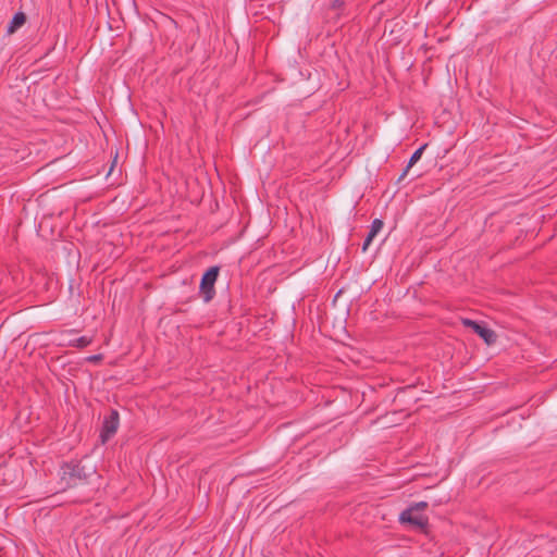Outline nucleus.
Listing matches in <instances>:
<instances>
[{
    "mask_svg": "<svg viewBox=\"0 0 557 557\" xmlns=\"http://www.w3.org/2000/svg\"><path fill=\"white\" fill-rule=\"evenodd\" d=\"M61 483L64 488L74 487L87 482L91 472H87L85 466L78 461H70L61 467Z\"/></svg>",
    "mask_w": 557,
    "mask_h": 557,
    "instance_id": "obj_1",
    "label": "nucleus"
},
{
    "mask_svg": "<svg viewBox=\"0 0 557 557\" xmlns=\"http://www.w3.org/2000/svg\"><path fill=\"white\" fill-rule=\"evenodd\" d=\"M220 268L213 265L209 268L201 276L199 294L205 302L211 301L215 296V282L218 280Z\"/></svg>",
    "mask_w": 557,
    "mask_h": 557,
    "instance_id": "obj_2",
    "label": "nucleus"
},
{
    "mask_svg": "<svg viewBox=\"0 0 557 557\" xmlns=\"http://www.w3.org/2000/svg\"><path fill=\"white\" fill-rule=\"evenodd\" d=\"M120 425V414L116 409H111L109 414L104 417L100 440L102 444L107 443L117 431Z\"/></svg>",
    "mask_w": 557,
    "mask_h": 557,
    "instance_id": "obj_3",
    "label": "nucleus"
},
{
    "mask_svg": "<svg viewBox=\"0 0 557 557\" xmlns=\"http://www.w3.org/2000/svg\"><path fill=\"white\" fill-rule=\"evenodd\" d=\"M462 324L465 326L471 327L473 332L478 334L487 345H493L496 343V333L492 329L487 327L484 323L470 319H462Z\"/></svg>",
    "mask_w": 557,
    "mask_h": 557,
    "instance_id": "obj_4",
    "label": "nucleus"
},
{
    "mask_svg": "<svg viewBox=\"0 0 557 557\" xmlns=\"http://www.w3.org/2000/svg\"><path fill=\"white\" fill-rule=\"evenodd\" d=\"M399 521L401 523L412 524L420 529L426 527L428 524V518L425 516L416 513V511H412V509L409 508L401 511V513L399 515Z\"/></svg>",
    "mask_w": 557,
    "mask_h": 557,
    "instance_id": "obj_5",
    "label": "nucleus"
},
{
    "mask_svg": "<svg viewBox=\"0 0 557 557\" xmlns=\"http://www.w3.org/2000/svg\"><path fill=\"white\" fill-rule=\"evenodd\" d=\"M383 221L381 219H374L371 223L370 231L367 235V237L363 240L362 244V251H367L369 246L371 245L373 238L376 236V234L383 228Z\"/></svg>",
    "mask_w": 557,
    "mask_h": 557,
    "instance_id": "obj_6",
    "label": "nucleus"
},
{
    "mask_svg": "<svg viewBox=\"0 0 557 557\" xmlns=\"http://www.w3.org/2000/svg\"><path fill=\"white\" fill-rule=\"evenodd\" d=\"M428 147V144H423L422 146H420L410 157L408 163H407V166L404 169L403 173L400 174L398 181H401L403 178H405V176L408 174V171L410 170V168H412L422 157V153L424 151V149Z\"/></svg>",
    "mask_w": 557,
    "mask_h": 557,
    "instance_id": "obj_7",
    "label": "nucleus"
},
{
    "mask_svg": "<svg viewBox=\"0 0 557 557\" xmlns=\"http://www.w3.org/2000/svg\"><path fill=\"white\" fill-rule=\"evenodd\" d=\"M26 22V15L23 12H16L11 22L8 25L7 33L9 35L15 33L21 26H23Z\"/></svg>",
    "mask_w": 557,
    "mask_h": 557,
    "instance_id": "obj_8",
    "label": "nucleus"
},
{
    "mask_svg": "<svg viewBox=\"0 0 557 557\" xmlns=\"http://www.w3.org/2000/svg\"><path fill=\"white\" fill-rule=\"evenodd\" d=\"M91 342H92L91 337L84 335V336H79V337L71 339L69 345L72 347H76V348H85L88 345H90Z\"/></svg>",
    "mask_w": 557,
    "mask_h": 557,
    "instance_id": "obj_9",
    "label": "nucleus"
},
{
    "mask_svg": "<svg viewBox=\"0 0 557 557\" xmlns=\"http://www.w3.org/2000/svg\"><path fill=\"white\" fill-rule=\"evenodd\" d=\"M428 507V503L426 502H419V503H416L413 505H411L409 507V509H412V511H419V510H423Z\"/></svg>",
    "mask_w": 557,
    "mask_h": 557,
    "instance_id": "obj_10",
    "label": "nucleus"
},
{
    "mask_svg": "<svg viewBox=\"0 0 557 557\" xmlns=\"http://www.w3.org/2000/svg\"><path fill=\"white\" fill-rule=\"evenodd\" d=\"M344 5V0H333L331 3V8L333 10L341 9Z\"/></svg>",
    "mask_w": 557,
    "mask_h": 557,
    "instance_id": "obj_11",
    "label": "nucleus"
},
{
    "mask_svg": "<svg viewBox=\"0 0 557 557\" xmlns=\"http://www.w3.org/2000/svg\"><path fill=\"white\" fill-rule=\"evenodd\" d=\"M101 357L100 356H92L90 357V360H99Z\"/></svg>",
    "mask_w": 557,
    "mask_h": 557,
    "instance_id": "obj_12",
    "label": "nucleus"
}]
</instances>
